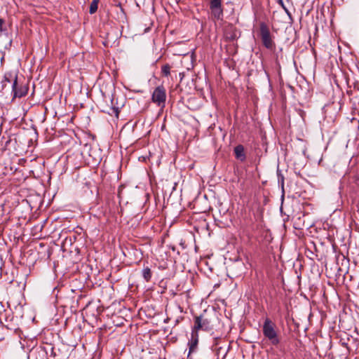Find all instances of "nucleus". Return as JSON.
I'll return each mask as SVG.
<instances>
[{"mask_svg":"<svg viewBox=\"0 0 359 359\" xmlns=\"http://www.w3.org/2000/svg\"><path fill=\"white\" fill-rule=\"evenodd\" d=\"M262 332L265 339L274 346H278L280 343V337L278 334L276 325L270 318H266L262 325Z\"/></svg>","mask_w":359,"mask_h":359,"instance_id":"obj_1","label":"nucleus"},{"mask_svg":"<svg viewBox=\"0 0 359 359\" xmlns=\"http://www.w3.org/2000/svg\"><path fill=\"white\" fill-rule=\"evenodd\" d=\"M259 36L262 45L270 50H274L276 44L272 39L269 28L265 22L259 24Z\"/></svg>","mask_w":359,"mask_h":359,"instance_id":"obj_2","label":"nucleus"},{"mask_svg":"<svg viewBox=\"0 0 359 359\" xmlns=\"http://www.w3.org/2000/svg\"><path fill=\"white\" fill-rule=\"evenodd\" d=\"M210 16L212 20H222L224 18V8L222 0H209Z\"/></svg>","mask_w":359,"mask_h":359,"instance_id":"obj_3","label":"nucleus"},{"mask_svg":"<svg viewBox=\"0 0 359 359\" xmlns=\"http://www.w3.org/2000/svg\"><path fill=\"white\" fill-rule=\"evenodd\" d=\"M152 102L158 107H164L166 100V90L163 86H158L155 88L151 96Z\"/></svg>","mask_w":359,"mask_h":359,"instance_id":"obj_4","label":"nucleus"},{"mask_svg":"<svg viewBox=\"0 0 359 359\" xmlns=\"http://www.w3.org/2000/svg\"><path fill=\"white\" fill-rule=\"evenodd\" d=\"M213 326L208 318H204L203 316H196L194 318V326L192 331L198 333V330L210 331Z\"/></svg>","mask_w":359,"mask_h":359,"instance_id":"obj_5","label":"nucleus"},{"mask_svg":"<svg viewBox=\"0 0 359 359\" xmlns=\"http://www.w3.org/2000/svg\"><path fill=\"white\" fill-rule=\"evenodd\" d=\"M28 88L26 86H18V76H14V80L12 84V93H13L14 97H22L27 94Z\"/></svg>","mask_w":359,"mask_h":359,"instance_id":"obj_6","label":"nucleus"},{"mask_svg":"<svg viewBox=\"0 0 359 359\" xmlns=\"http://www.w3.org/2000/svg\"><path fill=\"white\" fill-rule=\"evenodd\" d=\"M198 344V334L196 332L192 331L191 332V338L189 341V353H194L196 351Z\"/></svg>","mask_w":359,"mask_h":359,"instance_id":"obj_7","label":"nucleus"},{"mask_svg":"<svg viewBox=\"0 0 359 359\" xmlns=\"http://www.w3.org/2000/svg\"><path fill=\"white\" fill-rule=\"evenodd\" d=\"M235 157L241 162H244L246 160V154L245 148L242 144H238L233 149Z\"/></svg>","mask_w":359,"mask_h":359,"instance_id":"obj_8","label":"nucleus"},{"mask_svg":"<svg viewBox=\"0 0 359 359\" xmlns=\"http://www.w3.org/2000/svg\"><path fill=\"white\" fill-rule=\"evenodd\" d=\"M13 139L11 136H0V150H10V144L12 143Z\"/></svg>","mask_w":359,"mask_h":359,"instance_id":"obj_9","label":"nucleus"},{"mask_svg":"<svg viewBox=\"0 0 359 359\" xmlns=\"http://www.w3.org/2000/svg\"><path fill=\"white\" fill-rule=\"evenodd\" d=\"M142 274L144 279L147 282H149L151 280V276H152V272H151L150 268L148 266L144 267L142 269Z\"/></svg>","mask_w":359,"mask_h":359,"instance_id":"obj_10","label":"nucleus"},{"mask_svg":"<svg viewBox=\"0 0 359 359\" xmlns=\"http://www.w3.org/2000/svg\"><path fill=\"white\" fill-rule=\"evenodd\" d=\"M12 78H13V76H12L11 73L5 74V75L4 76V79L1 81L3 88H4L6 86L7 83H11Z\"/></svg>","mask_w":359,"mask_h":359,"instance_id":"obj_11","label":"nucleus"},{"mask_svg":"<svg viewBox=\"0 0 359 359\" xmlns=\"http://www.w3.org/2000/svg\"><path fill=\"white\" fill-rule=\"evenodd\" d=\"M171 66L169 64H165L161 67V75L168 77L170 74Z\"/></svg>","mask_w":359,"mask_h":359,"instance_id":"obj_12","label":"nucleus"},{"mask_svg":"<svg viewBox=\"0 0 359 359\" xmlns=\"http://www.w3.org/2000/svg\"><path fill=\"white\" fill-rule=\"evenodd\" d=\"M99 1H100V0H93L92 1V2L90 4V7H89V13L90 14H93L97 11Z\"/></svg>","mask_w":359,"mask_h":359,"instance_id":"obj_13","label":"nucleus"},{"mask_svg":"<svg viewBox=\"0 0 359 359\" xmlns=\"http://www.w3.org/2000/svg\"><path fill=\"white\" fill-rule=\"evenodd\" d=\"M116 8L119 9V11L117 12L118 15V19H124L126 18V13L124 12L123 8L121 7V4L120 2H118L117 4L115 5Z\"/></svg>","mask_w":359,"mask_h":359,"instance_id":"obj_14","label":"nucleus"},{"mask_svg":"<svg viewBox=\"0 0 359 359\" xmlns=\"http://www.w3.org/2000/svg\"><path fill=\"white\" fill-rule=\"evenodd\" d=\"M6 30L7 29L5 27V20L0 18V36L4 32H6Z\"/></svg>","mask_w":359,"mask_h":359,"instance_id":"obj_15","label":"nucleus"},{"mask_svg":"<svg viewBox=\"0 0 359 359\" xmlns=\"http://www.w3.org/2000/svg\"><path fill=\"white\" fill-rule=\"evenodd\" d=\"M278 182L281 184L282 188H283L284 186V177L283 175H280V179H278Z\"/></svg>","mask_w":359,"mask_h":359,"instance_id":"obj_16","label":"nucleus"},{"mask_svg":"<svg viewBox=\"0 0 359 359\" xmlns=\"http://www.w3.org/2000/svg\"><path fill=\"white\" fill-rule=\"evenodd\" d=\"M278 4L282 6L283 8L286 10L285 6H284L283 0H278Z\"/></svg>","mask_w":359,"mask_h":359,"instance_id":"obj_17","label":"nucleus"},{"mask_svg":"<svg viewBox=\"0 0 359 359\" xmlns=\"http://www.w3.org/2000/svg\"><path fill=\"white\" fill-rule=\"evenodd\" d=\"M193 353H188V355H187V359H193V357L191 356V354Z\"/></svg>","mask_w":359,"mask_h":359,"instance_id":"obj_18","label":"nucleus"},{"mask_svg":"<svg viewBox=\"0 0 359 359\" xmlns=\"http://www.w3.org/2000/svg\"><path fill=\"white\" fill-rule=\"evenodd\" d=\"M276 64L277 66H278L280 67V63H279L278 57H276Z\"/></svg>","mask_w":359,"mask_h":359,"instance_id":"obj_19","label":"nucleus"},{"mask_svg":"<svg viewBox=\"0 0 359 359\" xmlns=\"http://www.w3.org/2000/svg\"><path fill=\"white\" fill-rule=\"evenodd\" d=\"M114 110L116 111V114H118V109H114Z\"/></svg>","mask_w":359,"mask_h":359,"instance_id":"obj_20","label":"nucleus"},{"mask_svg":"<svg viewBox=\"0 0 359 359\" xmlns=\"http://www.w3.org/2000/svg\"><path fill=\"white\" fill-rule=\"evenodd\" d=\"M347 345H348V344H347L346 343H344V344H343V346H345L346 347H347Z\"/></svg>","mask_w":359,"mask_h":359,"instance_id":"obj_21","label":"nucleus"}]
</instances>
